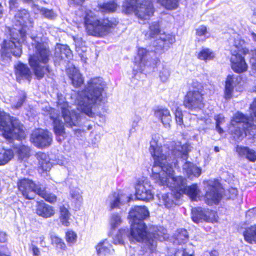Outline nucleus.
I'll return each mask as SVG.
<instances>
[{
  "label": "nucleus",
  "mask_w": 256,
  "mask_h": 256,
  "mask_svg": "<svg viewBox=\"0 0 256 256\" xmlns=\"http://www.w3.org/2000/svg\"><path fill=\"white\" fill-rule=\"evenodd\" d=\"M149 216V212L144 206H136L132 208L128 216L132 224L128 237L131 242L144 243V252L153 254L156 251L158 240L160 236L157 232H148L147 226L144 220Z\"/></svg>",
  "instance_id": "nucleus-1"
},
{
  "label": "nucleus",
  "mask_w": 256,
  "mask_h": 256,
  "mask_svg": "<svg viewBox=\"0 0 256 256\" xmlns=\"http://www.w3.org/2000/svg\"><path fill=\"white\" fill-rule=\"evenodd\" d=\"M83 24L88 35L102 38L118 29L120 22L117 18L106 16L100 18L92 10H88L85 12Z\"/></svg>",
  "instance_id": "nucleus-2"
},
{
  "label": "nucleus",
  "mask_w": 256,
  "mask_h": 256,
  "mask_svg": "<svg viewBox=\"0 0 256 256\" xmlns=\"http://www.w3.org/2000/svg\"><path fill=\"white\" fill-rule=\"evenodd\" d=\"M35 48L36 53L29 56L28 64L36 79L40 80L46 74L52 72L48 64L52 57V53L48 43L44 42H36Z\"/></svg>",
  "instance_id": "nucleus-3"
},
{
  "label": "nucleus",
  "mask_w": 256,
  "mask_h": 256,
  "mask_svg": "<svg viewBox=\"0 0 256 256\" xmlns=\"http://www.w3.org/2000/svg\"><path fill=\"white\" fill-rule=\"evenodd\" d=\"M88 84V87L78 92V106L82 112L90 118H94V114L92 112V107L101 99L104 88L100 84L97 86L93 80Z\"/></svg>",
  "instance_id": "nucleus-4"
},
{
  "label": "nucleus",
  "mask_w": 256,
  "mask_h": 256,
  "mask_svg": "<svg viewBox=\"0 0 256 256\" xmlns=\"http://www.w3.org/2000/svg\"><path fill=\"white\" fill-rule=\"evenodd\" d=\"M60 105L62 117L65 123L57 118L52 117L50 119L53 122V130L57 140L61 142L62 140L59 138L61 136L64 138L66 134L64 124L70 128L76 126L80 116L72 108L68 102H64Z\"/></svg>",
  "instance_id": "nucleus-5"
},
{
  "label": "nucleus",
  "mask_w": 256,
  "mask_h": 256,
  "mask_svg": "<svg viewBox=\"0 0 256 256\" xmlns=\"http://www.w3.org/2000/svg\"><path fill=\"white\" fill-rule=\"evenodd\" d=\"M17 188L20 194L27 200H34L32 194L34 192L50 204H54L57 201V196L55 194L48 193L46 188L41 184H37L32 180L28 178L18 180L17 182Z\"/></svg>",
  "instance_id": "nucleus-6"
},
{
  "label": "nucleus",
  "mask_w": 256,
  "mask_h": 256,
  "mask_svg": "<svg viewBox=\"0 0 256 256\" xmlns=\"http://www.w3.org/2000/svg\"><path fill=\"white\" fill-rule=\"evenodd\" d=\"M250 108L254 118H249L242 113L238 112L232 120L234 127V138L242 140L249 134H254V130H256V98L254 100Z\"/></svg>",
  "instance_id": "nucleus-7"
},
{
  "label": "nucleus",
  "mask_w": 256,
  "mask_h": 256,
  "mask_svg": "<svg viewBox=\"0 0 256 256\" xmlns=\"http://www.w3.org/2000/svg\"><path fill=\"white\" fill-rule=\"evenodd\" d=\"M128 0L122 6V13L129 16L134 14L139 21L150 20L155 12L154 2L152 0Z\"/></svg>",
  "instance_id": "nucleus-8"
},
{
  "label": "nucleus",
  "mask_w": 256,
  "mask_h": 256,
  "mask_svg": "<svg viewBox=\"0 0 256 256\" xmlns=\"http://www.w3.org/2000/svg\"><path fill=\"white\" fill-rule=\"evenodd\" d=\"M228 42L232 44L230 50L232 70L238 74L246 72L248 70V66L244 56L248 54L249 50L246 47L244 41L239 38L236 39L234 37L230 38Z\"/></svg>",
  "instance_id": "nucleus-9"
},
{
  "label": "nucleus",
  "mask_w": 256,
  "mask_h": 256,
  "mask_svg": "<svg viewBox=\"0 0 256 256\" xmlns=\"http://www.w3.org/2000/svg\"><path fill=\"white\" fill-rule=\"evenodd\" d=\"M193 90L188 91L184 96L183 104L190 110H200L205 107L204 88L202 84L196 82L192 84Z\"/></svg>",
  "instance_id": "nucleus-10"
},
{
  "label": "nucleus",
  "mask_w": 256,
  "mask_h": 256,
  "mask_svg": "<svg viewBox=\"0 0 256 256\" xmlns=\"http://www.w3.org/2000/svg\"><path fill=\"white\" fill-rule=\"evenodd\" d=\"M152 178L155 182L160 186H166L175 192L174 195L177 198L182 196V192L186 186V178L182 176H172V183L169 182L170 176H162L160 173H152Z\"/></svg>",
  "instance_id": "nucleus-11"
},
{
  "label": "nucleus",
  "mask_w": 256,
  "mask_h": 256,
  "mask_svg": "<svg viewBox=\"0 0 256 256\" xmlns=\"http://www.w3.org/2000/svg\"><path fill=\"white\" fill-rule=\"evenodd\" d=\"M0 61L2 66L10 64L12 61V56L20 58L22 54V48L21 46H17L12 40H4L1 44Z\"/></svg>",
  "instance_id": "nucleus-12"
},
{
  "label": "nucleus",
  "mask_w": 256,
  "mask_h": 256,
  "mask_svg": "<svg viewBox=\"0 0 256 256\" xmlns=\"http://www.w3.org/2000/svg\"><path fill=\"white\" fill-rule=\"evenodd\" d=\"M135 196L137 200L148 202L154 199L152 187L147 178L138 180L135 186Z\"/></svg>",
  "instance_id": "nucleus-13"
},
{
  "label": "nucleus",
  "mask_w": 256,
  "mask_h": 256,
  "mask_svg": "<svg viewBox=\"0 0 256 256\" xmlns=\"http://www.w3.org/2000/svg\"><path fill=\"white\" fill-rule=\"evenodd\" d=\"M30 141L36 147L44 148L52 144V136L48 130L40 129L31 134Z\"/></svg>",
  "instance_id": "nucleus-14"
},
{
  "label": "nucleus",
  "mask_w": 256,
  "mask_h": 256,
  "mask_svg": "<svg viewBox=\"0 0 256 256\" xmlns=\"http://www.w3.org/2000/svg\"><path fill=\"white\" fill-rule=\"evenodd\" d=\"M204 198L205 202L208 206L218 204L222 198L219 184L209 185L208 190L205 194Z\"/></svg>",
  "instance_id": "nucleus-15"
},
{
  "label": "nucleus",
  "mask_w": 256,
  "mask_h": 256,
  "mask_svg": "<svg viewBox=\"0 0 256 256\" xmlns=\"http://www.w3.org/2000/svg\"><path fill=\"white\" fill-rule=\"evenodd\" d=\"M14 74L18 82L22 80H26L30 82L32 78V74L30 68L26 64L21 62H19L15 66Z\"/></svg>",
  "instance_id": "nucleus-16"
},
{
  "label": "nucleus",
  "mask_w": 256,
  "mask_h": 256,
  "mask_svg": "<svg viewBox=\"0 0 256 256\" xmlns=\"http://www.w3.org/2000/svg\"><path fill=\"white\" fill-rule=\"evenodd\" d=\"M150 151L154 160V166H158L162 168H164L168 156L163 154L162 148L161 146H150Z\"/></svg>",
  "instance_id": "nucleus-17"
},
{
  "label": "nucleus",
  "mask_w": 256,
  "mask_h": 256,
  "mask_svg": "<svg viewBox=\"0 0 256 256\" xmlns=\"http://www.w3.org/2000/svg\"><path fill=\"white\" fill-rule=\"evenodd\" d=\"M36 213L39 216L47 219L55 216L56 210L54 206L44 201H38L36 202Z\"/></svg>",
  "instance_id": "nucleus-18"
},
{
  "label": "nucleus",
  "mask_w": 256,
  "mask_h": 256,
  "mask_svg": "<svg viewBox=\"0 0 256 256\" xmlns=\"http://www.w3.org/2000/svg\"><path fill=\"white\" fill-rule=\"evenodd\" d=\"M36 156L38 160L37 170L38 172L43 174L49 172L52 167L49 156L46 153L38 152Z\"/></svg>",
  "instance_id": "nucleus-19"
},
{
  "label": "nucleus",
  "mask_w": 256,
  "mask_h": 256,
  "mask_svg": "<svg viewBox=\"0 0 256 256\" xmlns=\"http://www.w3.org/2000/svg\"><path fill=\"white\" fill-rule=\"evenodd\" d=\"M164 37L160 38L156 44L154 46L155 50L158 52H164L165 50H168L170 46L176 42V38L174 35L170 34H166Z\"/></svg>",
  "instance_id": "nucleus-20"
},
{
  "label": "nucleus",
  "mask_w": 256,
  "mask_h": 256,
  "mask_svg": "<svg viewBox=\"0 0 256 256\" xmlns=\"http://www.w3.org/2000/svg\"><path fill=\"white\" fill-rule=\"evenodd\" d=\"M214 214L213 210L198 208L194 212L193 220L196 223H198L201 220H204L207 222H213L212 216H214Z\"/></svg>",
  "instance_id": "nucleus-21"
},
{
  "label": "nucleus",
  "mask_w": 256,
  "mask_h": 256,
  "mask_svg": "<svg viewBox=\"0 0 256 256\" xmlns=\"http://www.w3.org/2000/svg\"><path fill=\"white\" fill-rule=\"evenodd\" d=\"M17 24L21 28L27 26L28 24L32 23L30 12L25 9L18 10L14 16Z\"/></svg>",
  "instance_id": "nucleus-22"
},
{
  "label": "nucleus",
  "mask_w": 256,
  "mask_h": 256,
  "mask_svg": "<svg viewBox=\"0 0 256 256\" xmlns=\"http://www.w3.org/2000/svg\"><path fill=\"white\" fill-rule=\"evenodd\" d=\"M155 116L162 122L166 128H170L172 118L170 111L166 108H158L154 110Z\"/></svg>",
  "instance_id": "nucleus-23"
},
{
  "label": "nucleus",
  "mask_w": 256,
  "mask_h": 256,
  "mask_svg": "<svg viewBox=\"0 0 256 256\" xmlns=\"http://www.w3.org/2000/svg\"><path fill=\"white\" fill-rule=\"evenodd\" d=\"M162 32L160 22H152L149 24L148 30L144 34L145 37L148 40H154L162 34Z\"/></svg>",
  "instance_id": "nucleus-24"
},
{
  "label": "nucleus",
  "mask_w": 256,
  "mask_h": 256,
  "mask_svg": "<svg viewBox=\"0 0 256 256\" xmlns=\"http://www.w3.org/2000/svg\"><path fill=\"white\" fill-rule=\"evenodd\" d=\"M118 7L116 0H110L102 4H98V8L102 14H110L115 13Z\"/></svg>",
  "instance_id": "nucleus-25"
},
{
  "label": "nucleus",
  "mask_w": 256,
  "mask_h": 256,
  "mask_svg": "<svg viewBox=\"0 0 256 256\" xmlns=\"http://www.w3.org/2000/svg\"><path fill=\"white\" fill-rule=\"evenodd\" d=\"M236 152L241 157L246 158L251 162L256 161V151L248 147L238 146Z\"/></svg>",
  "instance_id": "nucleus-26"
},
{
  "label": "nucleus",
  "mask_w": 256,
  "mask_h": 256,
  "mask_svg": "<svg viewBox=\"0 0 256 256\" xmlns=\"http://www.w3.org/2000/svg\"><path fill=\"white\" fill-rule=\"evenodd\" d=\"M96 248L99 256H108L114 251L112 244L107 240L100 242Z\"/></svg>",
  "instance_id": "nucleus-27"
},
{
  "label": "nucleus",
  "mask_w": 256,
  "mask_h": 256,
  "mask_svg": "<svg viewBox=\"0 0 256 256\" xmlns=\"http://www.w3.org/2000/svg\"><path fill=\"white\" fill-rule=\"evenodd\" d=\"M71 217V214L68 210V206L66 207L64 205L60 207L59 219L62 226L68 227L70 225V222Z\"/></svg>",
  "instance_id": "nucleus-28"
},
{
  "label": "nucleus",
  "mask_w": 256,
  "mask_h": 256,
  "mask_svg": "<svg viewBox=\"0 0 256 256\" xmlns=\"http://www.w3.org/2000/svg\"><path fill=\"white\" fill-rule=\"evenodd\" d=\"M51 244L55 246L56 250L59 252H66L68 247L62 238L58 236L52 235L50 237Z\"/></svg>",
  "instance_id": "nucleus-29"
},
{
  "label": "nucleus",
  "mask_w": 256,
  "mask_h": 256,
  "mask_svg": "<svg viewBox=\"0 0 256 256\" xmlns=\"http://www.w3.org/2000/svg\"><path fill=\"white\" fill-rule=\"evenodd\" d=\"M14 156L12 150L2 148L0 151V166L6 164L14 158Z\"/></svg>",
  "instance_id": "nucleus-30"
},
{
  "label": "nucleus",
  "mask_w": 256,
  "mask_h": 256,
  "mask_svg": "<svg viewBox=\"0 0 256 256\" xmlns=\"http://www.w3.org/2000/svg\"><path fill=\"white\" fill-rule=\"evenodd\" d=\"M235 79L234 76H228L225 82V99L226 100L230 99L232 97Z\"/></svg>",
  "instance_id": "nucleus-31"
},
{
  "label": "nucleus",
  "mask_w": 256,
  "mask_h": 256,
  "mask_svg": "<svg viewBox=\"0 0 256 256\" xmlns=\"http://www.w3.org/2000/svg\"><path fill=\"white\" fill-rule=\"evenodd\" d=\"M14 149L20 160L27 159L30 156V149L28 146L22 145L14 146Z\"/></svg>",
  "instance_id": "nucleus-32"
},
{
  "label": "nucleus",
  "mask_w": 256,
  "mask_h": 256,
  "mask_svg": "<svg viewBox=\"0 0 256 256\" xmlns=\"http://www.w3.org/2000/svg\"><path fill=\"white\" fill-rule=\"evenodd\" d=\"M198 58L200 60L207 62L214 59L215 55L214 52L209 48H202L198 54Z\"/></svg>",
  "instance_id": "nucleus-33"
},
{
  "label": "nucleus",
  "mask_w": 256,
  "mask_h": 256,
  "mask_svg": "<svg viewBox=\"0 0 256 256\" xmlns=\"http://www.w3.org/2000/svg\"><path fill=\"white\" fill-rule=\"evenodd\" d=\"M199 190L196 184L190 186H186L182 192L183 194L188 196L192 201H196L198 194Z\"/></svg>",
  "instance_id": "nucleus-34"
},
{
  "label": "nucleus",
  "mask_w": 256,
  "mask_h": 256,
  "mask_svg": "<svg viewBox=\"0 0 256 256\" xmlns=\"http://www.w3.org/2000/svg\"><path fill=\"white\" fill-rule=\"evenodd\" d=\"M157 2L168 10H175L179 6V0H157Z\"/></svg>",
  "instance_id": "nucleus-35"
},
{
  "label": "nucleus",
  "mask_w": 256,
  "mask_h": 256,
  "mask_svg": "<svg viewBox=\"0 0 256 256\" xmlns=\"http://www.w3.org/2000/svg\"><path fill=\"white\" fill-rule=\"evenodd\" d=\"M245 240L250 244H256V225L247 228L244 233Z\"/></svg>",
  "instance_id": "nucleus-36"
},
{
  "label": "nucleus",
  "mask_w": 256,
  "mask_h": 256,
  "mask_svg": "<svg viewBox=\"0 0 256 256\" xmlns=\"http://www.w3.org/2000/svg\"><path fill=\"white\" fill-rule=\"evenodd\" d=\"M59 50V58L60 60H70L72 56V52L67 45L60 44L58 48Z\"/></svg>",
  "instance_id": "nucleus-37"
},
{
  "label": "nucleus",
  "mask_w": 256,
  "mask_h": 256,
  "mask_svg": "<svg viewBox=\"0 0 256 256\" xmlns=\"http://www.w3.org/2000/svg\"><path fill=\"white\" fill-rule=\"evenodd\" d=\"M149 54V51L144 48H139L138 50L137 58L138 60L136 62L140 66H146L148 62L147 56Z\"/></svg>",
  "instance_id": "nucleus-38"
},
{
  "label": "nucleus",
  "mask_w": 256,
  "mask_h": 256,
  "mask_svg": "<svg viewBox=\"0 0 256 256\" xmlns=\"http://www.w3.org/2000/svg\"><path fill=\"white\" fill-rule=\"evenodd\" d=\"M70 78L72 80V86L76 88L82 86L84 84L82 75L77 71L74 72L70 74Z\"/></svg>",
  "instance_id": "nucleus-39"
},
{
  "label": "nucleus",
  "mask_w": 256,
  "mask_h": 256,
  "mask_svg": "<svg viewBox=\"0 0 256 256\" xmlns=\"http://www.w3.org/2000/svg\"><path fill=\"white\" fill-rule=\"evenodd\" d=\"M189 239V235L188 231L185 229H180L178 230L176 236V240L180 244H186Z\"/></svg>",
  "instance_id": "nucleus-40"
},
{
  "label": "nucleus",
  "mask_w": 256,
  "mask_h": 256,
  "mask_svg": "<svg viewBox=\"0 0 256 256\" xmlns=\"http://www.w3.org/2000/svg\"><path fill=\"white\" fill-rule=\"evenodd\" d=\"M66 240L69 246L74 245L78 240L76 233L72 230H68L66 232Z\"/></svg>",
  "instance_id": "nucleus-41"
},
{
  "label": "nucleus",
  "mask_w": 256,
  "mask_h": 256,
  "mask_svg": "<svg viewBox=\"0 0 256 256\" xmlns=\"http://www.w3.org/2000/svg\"><path fill=\"white\" fill-rule=\"evenodd\" d=\"M186 173L189 176H200L201 174V170L190 163L188 164V166L186 168Z\"/></svg>",
  "instance_id": "nucleus-42"
},
{
  "label": "nucleus",
  "mask_w": 256,
  "mask_h": 256,
  "mask_svg": "<svg viewBox=\"0 0 256 256\" xmlns=\"http://www.w3.org/2000/svg\"><path fill=\"white\" fill-rule=\"evenodd\" d=\"M110 198H114V200L110 202V206L112 210L118 208L120 204V198L118 194L116 192H112Z\"/></svg>",
  "instance_id": "nucleus-43"
},
{
  "label": "nucleus",
  "mask_w": 256,
  "mask_h": 256,
  "mask_svg": "<svg viewBox=\"0 0 256 256\" xmlns=\"http://www.w3.org/2000/svg\"><path fill=\"white\" fill-rule=\"evenodd\" d=\"M238 196V190L236 188H230L225 190V198L227 200H234Z\"/></svg>",
  "instance_id": "nucleus-44"
},
{
  "label": "nucleus",
  "mask_w": 256,
  "mask_h": 256,
  "mask_svg": "<svg viewBox=\"0 0 256 256\" xmlns=\"http://www.w3.org/2000/svg\"><path fill=\"white\" fill-rule=\"evenodd\" d=\"M176 123L180 126L184 125V114L182 110L179 108H178L174 113Z\"/></svg>",
  "instance_id": "nucleus-45"
},
{
  "label": "nucleus",
  "mask_w": 256,
  "mask_h": 256,
  "mask_svg": "<svg viewBox=\"0 0 256 256\" xmlns=\"http://www.w3.org/2000/svg\"><path fill=\"white\" fill-rule=\"evenodd\" d=\"M162 198L164 204L168 208H170L176 205L174 202L170 198L168 194L163 195Z\"/></svg>",
  "instance_id": "nucleus-46"
},
{
  "label": "nucleus",
  "mask_w": 256,
  "mask_h": 256,
  "mask_svg": "<svg viewBox=\"0 0 256 256\" xmlns=\"http://www.w3.org/2000/svg\"><path fill=\"white\" fill-rule=\"evenodd\" d=\"M208 33L207 27L204 25L200 26L196 30V35L198 37L206 36Z\"/></svg>",
  "instance_id": "nucleus-47"
},
{
  "label": "nucleus",
  "mask_w": 256,
  "mask_h": 256,
  "mask_svg": "<svg viewBox=\"0 0 256 256\" xmlns=\"http://www.w3.org/2000/svg\"><path fill=\"white\" fill-rule=\"evenodd\" d=\"M122 222L121 218L118 214H114L111 218V224L113 228H116Z\"/></svg>",
  "instance_id": "nucleus-48"
},
{
  "label": "nucleus",
  "mask_w": 256,
  "mask_h": 256,
  "mask_svg": "<svg viewBox=\"0 0 256 256\" xmlns=\"http://www.w3.org/2000/svg\"><path fill=\"white\" fill-rule=\"evenodd\" d=\"M3 250L0 251V256H12V252L6 246L2 247Z\"/></svg>",
  "instance_id": "nucleus-49"
},
{
  "label": "nucleus",
  "mask_w": 256,
  "mask_h": 256,
  "mask_svg": "<svg viewBox=\"0 0 256 256\" xmlns=\"http://www.w3.org/2000/svg\"><path fill=\"white\" fill-rule=\"evenodd\" d=\"M27 2H30L32 0H25ZM10 8L14 9L18 8V0H10L9 1Z\"/></svg>",
  "instance_id": "nucleus-50"
},
{
  "label": "nucleus",
  "mask_w": 256,
  "mask_h": 256,
  "mask_svg": "<svg viewBox=\"0 0 256 256\" xmlns=\"http://www.w3.org/2000/svg\"><path fill=\"white\" fill-rule=\"evenodd\" d=\"M221 124H222V122L220 120V118L218 117L216 118V128L218 132L220 134H222L223 133V130L220 126V125Z\"/></svg>",
  "instance_id": "nucleus-51"
},
{
  "label": "nucleus",
  "mask_w": 256,
  "mask_h": 256,
  "mask_svg": "<svg viewBox=\"0 0 256 256\" xmlns=\"http://www.w3.org/2000/svg\"><path fill=\"white\" fill-rule=\"evenodd\" d=\"M256 216V208L251 209L249 210L246 213V217L247 218H252L253 216Z\"/></svg>",
  "instance_id": "nucleus-52"
},
{
  "label": "nucleus",
  "mask_w": 256,
  "mask_h": 256,
  "mask_svg": "<svg viewBox=\"0 0 256 256\" xmlns=\"http://www.w3.org/2000/svg\"><path fill=\"white\" fill-rule=\"evenodd\" d=\"M43 14L48 18H52L54 17V14L52 10L46 9L44 10Z\"/></svg>",
  "instance_id": "nucleus-53"
},
{
  "label": "nucleus",
  "mask_w": 256,
  "mask_h": 256,
  "mask_svg": "<svg viewBox=\"0 0 256 256\" xmlns=\"http://www.w3.org/2000/svg\"><path fill=\"white\" fill-rule=\"evenodd\" d=\"M250 64L252 70L256 73V56L252 57L250 60Z\"/></svg>",
  "instance_id": "nucleus-54"
},
{
  "label": "nucleus",
  "mask_w": 256,
  "mask_h": 256,
  "mask_svg": "<svg viewBox=\"0 0 256 256\" xmlns=\"http://www.w3.org/2000/svg\"><path fill=\"white\" fill-rule=\"evenodd\" d=\"M32 251L34 256H40V249L36 246H32Z\"/></svg>",
  "instance_id": "nucleus-55"
},
{
  "label": "nucleus",
  "mask_w": 256,
  "mask_h": 256,
  "mask_svg": "<svg viewBox=\"0 0 256 256\" xmlns=\"http://www.w3.org/2000/svg\"><path fill=\"white\" fill-rule=\"evenodd\" d=\"M7 241L6 234L5 232H0V244L5 243Z\"/></svg>",
  "instance_id": "nucleus-56"
},
{
  "label": "nucleus",
  "mask_w": 256,
  "mask_h": 256,
  "mask_svg": "<svg viewBox=\"0 0 256 256\" xmlns=\"http://www.w3.org/2000/svg\"><path fill=\"white\" fill-rule=\"evenodd\" d=\"M72 4L74 6H82L86 0H70Z\"/></svg>",
  "instance_id": "nucleus-57"
},
{
  "label": "nucleus",
  "mask_w": 256,
  "mask_h": 256,
  "mask_svg": "<svg viewBox=\"0 0 256 256\" xmlns=\"http://www.w3.org/2000/svg\"><path fill=\"white\" fill-rule=\"evenodd\" d=\"M25 101H26V97L25 96H24L22 98H21L20 100L16 104V108H20L23 105V104H24Z\"/></svg>",
  "instance_id": "nucleus-58"
},
{
  "label": "nucleus",
  "mask_w": 256,
  "mask_h": 256,
  "mask_svg": "<svg viewBox=\"0 0 256 256\" xmlns=\"http://www.w3.org/2000/svg\"><path fill=\"white\" fill-rule=\"evenodd\" d=\"M182 256H194V254H188L186 250V248H184L182 250Z\"/></svg>",
  "instance_id": "nucleus-59"
},
{
  "label": "nucleus",
  "mask_w": 256,
  "mask_h": 256,
  "mask_svg": "<svg viewBox=\"0 0 256 256\" xmlns=\"http://www.w3.org/2000/svg\"><path fill=\"white\" fill-rule=\"evenodd\" d=\"M180 250H176L174 253V254H169L168 256H177V254H180Z\"/></svg>",
  "instance_id": "nucleus-60"
},
{
  "label": "nucleus",
  "mask_w": 256,
  "mask_h": 256,
  "mask_svg": "<svg viewBox=\"0 0 256 256\" xmlns=\"http://www.w3.org/2000/svg\"><path fill=\"white\" fill-rule=\"evenodd\" d=\"M225 177H230L232 180V178H234V176H233V174L229 172H227L226 175L225 174Z\"/></svg>",
  "instance_id": "nucleus-61"
},
{
  "label": "nucleus",
  "mask_w": 256,
  "mask_h": 256,
  "mask_svg": "<svg viewBox=\"0 0 256 256\" xmlns=\"http://www.w3.org/2000/svg\"><path fill=\"white\" fill-rule=\"evenodd\" d=\"M252 36L253 40L256 42V34L254 32H252Z\"/></svg>",
  "instance_id": "nucleus-62"
},
{
  "label": "nucleus",
  "mask_w": 256,
  "mask_h": 256,
  "mask_svg": "<svg viewBox=\"0 0 256 256\" xmlns=\"http://www.w3.org/2000/svg\"><path fill=\"white\" fill-rule=\"evenodd\" d=\"M3 7L2 4L0 3V15H2L4 13Z\"/></svg>",
  "instance_id": "nucleus-63"
},
{
  "label": "nucleus",
  "mask_w": 256,
  "mask_h": 256,
  "mask_svg": "<svg viewBox=\"0 0 256 256\" xmlns=\"http://www.w3.org/2000/svg\"><path fill=\"white\" fill-rule=\"evenodd\" d=\"M214 150L216 152H220V148L218 146H215L214 148Z\"/></svg>",
  "instance_id": "nucleus-64"
}]
</instances>
